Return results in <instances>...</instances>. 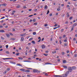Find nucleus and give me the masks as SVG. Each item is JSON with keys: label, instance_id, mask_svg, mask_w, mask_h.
Returning <instances> with one entry per match:
<instances>
[{"label": "nucleus", "instance_id": "obj_1", "mask_svg": "<svg viewBox=\"0 0 77 77\" xmlns=\"http://www.w3.org/2000/svg\"><path fill=\"white\" fill-rule=\"evenodd\" d=\"M69 74V71H67L65 74H64L63 75H62V76L63 77H67L68 75Z\"/></svg>", "mask_w": 77, "mask_h": 77}, {"label": "nucleus", "instance_id": "obj_2", "mask_svg": "<svg viewBox=\"0 0 77 77\" xmlns=\"http://www.w3.org/2000/svg\"><path fill=\"white\" fill-rule=\"evenodd\" d=\"M68 70L69 71H67L69 72H69H72V67H68Z\"/></svg>", "mask_w": 77, "mask_h": 77}, {"label": "nucleus", "instance_id": "obj_3", "mask_svg": "<svg viewBox=\"0 0 77 77\" xmlns=\"http://www.w3.org/2000/svg\"><path fill=\"white\" fill-rule=\"evenodd\" d=\"M38 71V70L37 69H34L33 70V72H37Z\"/></svg>", "mask_w": 77, "mask_h": 77}, {"label": "nucleus", "instance_id": "obj_4", "mask_svg": "<svg viewBox=\"0 0 77 77\" xmlns=\"http://www.w3.org/2000/svg\"><path fill=\"white\" fill-rule=\"evenodd\" d=\"M20 70L21 71H23V72H25L26 71V69H20Z\"/></svg>", "mask_w": 77, "mask_h": 77}, {"label": "nucleus", "instance_id": "obj_5", "mask_svg": "<svg viewBox=\"0 0 77 77\" xmlns=\"http://www.w3.org/2000/svg\"><path fill=\"white\" fill-rule=\"evenodd\" d=\"M47 8H48V6L47 5H45V6L44 9L45 10V9H46Z\"/></svg>", "mask_w": 77, "mask_h": 77}, {"label": "nucleus", "instance_id": "obj_6", "mask_svg": "<svg viewBox=\"0 0 77 77\" xmlns=\"http://www.w3.org/2000/svg\"><path fill=\"white\" fill-rule=\"evenodd\" d=\"M72 69H76V67H75V66H73L72 67Z\"/></svg>", "mask_w": 77, "mask_h": 77}, {"label": "nucleus", "instance_id": "obj_7", "mask_svg": "<svg viewBox=\"0 0 77 77\" xmlns=\"http://www.w3.org/2000/svg\"><path fill=\"white\" fill-rule=\"evenodd\" d=\"M42 47L43 49L44 48H45V45H43L42 46Z\"/></svg>", "mask_w": 77, "mask_h": 77}, {"label": "nucleus", "instance_id": "obj_8", "mask_svg": "<svg viewBox=\"0 0 77 77\" xmlns=\"http://www.w3.org/2000/svg\"><path fill=\"white\" fill-rule=\"evenodd\" d=\"M30 72V70H25V72Z\"/></svg>", "mask_w": 77, "mask_h": 77}, {"label": "nucleus", "instance_id": "obj_9", "mask_svg": "<svg viewBox=\"0 0 77 77\" xmlns=\"http://www.w3.org/2000/svg\"><path fill=\"white\" fill-rule=\"evenodd\" d=\"M10 63H12V64H14L15 65L16 64V63L15 62H11Z\"/></svg>", "mask_w": 77, "mask_h": 77}, {"label": "nucleus", "instance_id": "obj_10", "mask_svg": "<svg viewBox=\"0 0 77 77\" xmlns=\"http://www.w3.org/2000/svg\"><path fill=\"white\" fill-rule=\"evenodd\" d=\"M0 32H2V33H3L5 32V31L3 29H2L0 30Z\"/></svg>", "mask_w": 77, "mask_h": 77}, {"label": "nucleus", "instance_id": "obj_11", "mask_svg": "<svg viewBox=\"0 0 77 77\" xmlns=\"http://www.w3.org/2000/svg\"><path fill=\"white\" fill-rule=\"evenodd\" d=\"M18 58L19 59H20V60H23V58L21 57H19Z\"/></svg>", "mask_w": 77, "mask_h": 77}, {"label": "nucleus", "instance_id": "obj_12", "mask_svg": "<svg viewBox=\"0 0 77 77\" xmlns=\"http://www.w3.org/2000/svg\"><path fill=\"white\" fill-rule=\"evenodd\" d=\"M24 37H21V41H24Z\"/></svg>", "mask_w": 77, "mask_h": 77}, {"label": "nucleus", "instance_id": "obj_13", "mask_svg": "<svg viewBox=\"0 0 77 77\" xmlns=\"http://www.w3.org/2000/svg\"><path fill=\"white\" fill-rule=\"evenodd\" d=\"M21 6L20 5H18L17 6H16L17 8H20Z\"/></svg>", "mask_w": 77, "mask_h": 77}, {"label": "nucleus", "instance_id": "obj_14", "mask_svg": "<svg viewBox=\"0 0 77 77\" xmlns=\"http://www.w3.org/2000/svg\"><path fill=\"white\" fill-rule=\"evenodd\" d=\"M32 43L33 44H35V42L34 41H32Z\"/></svg>", "mask_w": 77, "mask_h": 77}, {"label": "nucleus", "instance_id": "obj_15", "mask_svg": "<svg viewBox=\"0 0 77 77\" xmlns=\"http://www.w3.org/2000/svg\"><path fill=\"white\" fill-rule=\"evenodd\" d=\"M77 23H75V24H74L73 25V27H75V26H77Z\"/></svg>", "mask_w": 77, "mask_h": 77}, {"label": "nucleus", "instance_id": "obj_16", "mask_svg": "<svg viewBox=\"0 0 77 77\" xmlns=\"http://www.w3.org/2000/svg\"><path fill=\"white\" fill-rule=\"evenodd\" d=\"M63 63H65L66 62V61L65 60H63Z\"/></svg>", "mask_w": 77, "mask_h": 77}, {"label": "nucleus", "instance_id": "obj_17", "mask_svg": "<svg viewBox=\"0 0 77 77\" xmlns=\"http://www.w3.org/2000/svg\"><path fill=\"white\" fill-rule=\"evenodd\" d=\"M17 66H22V65H21V64H19V63H17Z\"/></svg>", "mask_w": 77, "mask_h": 77}, {"label": "nucleus", "instance_id": "obj_18", "mask_svg": "<svg viewBox=\"0 0 77 77\" xmlns=\"http://www.w3.org/2000/svg\"><path fill=\"white\" fill-rule=\"evenodd\" d=\"M63 68H65V69H67V66H63Z\"/></svg>", "mask_w": 77, "mask_h": 77}, {"label": "nucleus", "instance_id": "obj_19", "mask_svg": "<svg viewBox=\"0 0 77 77\" xmlns=\"http://www.w3.org/2000/svg\"><path fill=\"white\" fill-rule=\"evenodd\" d=\"M64 45L65 47H66L68 45V44L67 43H64Z\"/></svg>", "mask_w": 77, "mask_h": 77}, {"label": "nucleus", "instance_id": "obj_20", "mask_svg": "<svg viewBox=\"0 0 77 77\" xmlns=\"http://www.w3.org/2000/svg\"><path fill=\"white\" fill-rule=\"evenodd\" d=\"M32 34L33 35H35L36 34V32H34L32 33Z\"/></svg>", "mask_w": 77, "mask_h": 77}, {"label": "nucleus", "instance_id": "obj_21", "mask_svg": "<svg viewBox=\"0 0 77 77\" xmlns=\"http://www.w3.org/2000/svg\"><path fill=\"white\" fill-rule=\"evenodd\" d=\"M6 4L5 3L2 4V6H6Z\"/></svg>", "mask_w": 77, "mask_h": 77}, {"label": "nucleus", "instance_id": "obj_22", "mask_svg": "<svg viewBox=\"0 0 77 77\" xmlns=\"http://www.w3.org/2000/svg\"><path fill=\"white\" fill-rule=\"evenodd\" d=\"M2 59H3V60H6L7 59H8V58H2Z\"/></svg>", "mask_w": 77, "mask_h": 77}, {"label": "nucleus", "instance_id": "obj_23", "mask_svg": "<svg viewBox=\"0 0 77 77\" xmlns=\"http://www.w3.org/2000/svg\"><path fill=\"white\" fill-rule=\"evenodd\" d=\"M7 71H10V68H8L7 69Z\"/></svg>", "mask_w": 77, "mask_h": 77}, {"label": "nucleus", "instance_id": "obj_24", "mask_svg": "<svg viewBox=\"0 0 77 77\" xmlns=\"http://www.w3.org/2000/svg\"><path fill=\"white\" fill-rule=\"evenodd\" d=\"M6 35L8 38H9L10 36V35H9V34H7Z\"/></svg>", "mask_w": 77, "mask_h": 77}, {"label": "nucleus", "instance_id": "obj_25", "mask_svg": "<svg viewBox=\"0 0 77 77\" xmlns=\"http://www.w3.org/2000/svg\"><path fill=\"white\" fill-rule=\"evenodd\" d=\"M1 38L2 39V40H4V39H5V38L3 37H1Z\"/></svg>", "mask_w": 77, "mask_h": 77}, {"label": "nucleus", "instance_id": "obj_26", "mask_svg": "<svg viewBox=\"0 0 77 77\" xmlns=\"http://www.w3.org/2000/svg\"><path fill=\"white\" fill-rule=\"evenodd\" d=\"M43 55H44L45 56H48V54H43Z\"/></svg>", "mask_w": 77, "mask_h": 77}, {"label": "nucleus", "instance_id": "obj_27", "mask_svg": "<svg viewBox=\"0 0 77 77\" xmlns=\"http://www.w3.org/2000/svg\"><path fill=\"white\" fill-rule=\"evenodd\" d=\"M19 54H20V53H17V54H16V56H18Z\"/></svg>", "mask_w": 77, "mask_h": 77}, {"label": "nucleus", "instance_id": "obj_28", "mask_svg": "<svg viewBox=\"0 0 77 77\" xmlns=\"http://www.w3.org/2000/svg\"><path fill=\"white\" fill-rule=\"evenodd\" d=\"M45 27H47V26H48V24H46L44 25Z\"/></svg>", "mask_w": 77, "mask_h": 77}, {"label": "nucleus", "instance_id": "obj_29", "mask_svg": "<svg viewBox=\"0 0 77 77\" xmlns=\"http://www.w3.org/2000/svg\"><path fill=\"white\" fill-rule=\"evenodd\" d=\"M72 17H70L69 18V20H72Z\"/></svg>", "mask_w": 77, "mask_h": 77}, {"label": "nucleus", "instance_id": "obj_30", "mask_svg": "<svg viewBox=\"0 0 77 77\" xmlns=\"http://www.w3.org/2000/svg\"><path fill=\"white\" fill-rule=\"evenodd\" d=\"M32 39H33V38H30L29 39V41H31V40H32Z\"/></svg>", "mask_w": 77, "mask_h": 77}, {"label": "nucleus", "instance_id": "obj_31", "mask_svg": "<svg viewBox=\"0 0 77 77\" xmlns=\"http://www.w3.org/2000/svg\"><path fill=\"white\" fill-rule=\"evenodd\" d=\"M6 53L7 54H9V51H7L6 52Z\"/></svg>", "mask_w": 77, "mask_h": 77}, {"label": "nucleus", "instance_id": "obj_32", "mask_svg": "<svg viewBox=\"0 0 77 77\" xmlns=\"http://www.w3.org/2000/svg\"><path fill=\"white\" fill-rule=\"evenodd\" d=\"M52 15H53V14H49V15L50 17L52 16Z\"/></svg>", "mask_w": 77, "mask_h": 77}, {"label": "nucleus", "instance_id": "obj_33", "mask_svg": "<svg viewBox=\"0 0 77 77\" xmlns=\"http://www.w3.org/2000/svg\"><path fill=\"white\" fill-rule=\"evenodd\" d=\"M74 29V27H72L71 29V31H72V30Z\"/></svg>", "mask_w": 77, "mask_h": 77}, {"label": "nucleus", "instance_id": "obj_34", "mask_svg": "<svg viewBox=\"0 0 77 77\" xmlns=\"http://www.w3.org/2000/svg\"><path fill=\"white\" fill-rule=\"evenodd\" d=\"M54 77H59V75H54Z\"/></svg>", "mask_w": 77, "mask_h": 77}, {"label": "nucleus", "instance_id": "obj_35", "mask_svg": "<svg viewBox=\"0 0 77 77\" xmlns=\"http://www.w3.org/2000/svg\"><path fill=\"white\" fill-rule=\"evenodd\" d=\"M33 22H35V21H36V19H34L33 20Z\"/></svg>", "mask_w": 77, "mask_h": 77}, {"label": "nucleus", "instance_id": "obj_36", "mask_svg": "<svg viewBox=\"0 0 77 77\" xmlns=\"http://www.w3.org/2000/svg\"><path fill=\"white\" fill-rule=\"evenodd\" d=\"M57 24H56L54 26V27H57Z\"/></svg>", "mask_w": 77, "mask_h": 77}, {"label": "nucleus", "instance_id": "obj_37", "mask_svg": "<svg viewBox=\"0 0 77 77\" xmlns=\"http://www.w3.org/2000/svg\"><path fill=\"white\" fill-rule=\"evenodd\" d=\"M8 59H14L13 58H8Z\"/></svg>", "mask_w": 77, "mask_h": 77}, {"label": "nucleus", "instance_id": "obj_38", "mask_svg": "<svg viewBox=\"0 0 77 77\" xmlns=\"http://www.w3.org/2000/svg\"><path fill=\"white\" fill-rule=\"evenodd\" d=\"M33 16V15H30L29 16V17H32V16Z\"/></svg>", "mask_w": 77, "mask_h": 77}, {"label": "nucleus", "instance_id": "obj_39", "mask_svg": "<svg viewBox=\"0 0 77 77\" xmlns=\"http://www.w3.org/2000/svg\"><path fill=\"white\" fill-rule=\"evenodd\" d=\"M49 12H50V11H49V10H48V12L47 13V14H48V13H49Z\"/></svg>", "mask_w": 77, "mask_h": 77}, {"label": "nucleus", "instance_id": "obj_40", "mask_svg": "<svg viewBox=\"0 0 77 77\" xmlns=\"http://www.w3.org/2000/svg\"><path fill=\"white\" fill-rule=\"evenodd\" d=\"M6 48H8V45H6Z\"/></svg>", "mask_w": 77, "mask_h": 77}, {"label": "nucleus", "instance_id": "obj_41", "mask_svg": "<svg viewBox=\"0 0 77 77\" xmlns=\"http://www.w3.org/2000/svg\"><path fill=\"white\" fill-rule=\"evenodd\" d=\"M34 25H37V24H38V23H34Z\"/></svg>", "mask_w": 77, "mask_h": 77}, {"label": "nucleus", "instance_id": "obj_42", "mask_svg": "<svg viewBox=\"0 0 77 77\" xmlns=\"http://www.w3.org/2000/svg\"><path fill=\"white\" fill-rule=\"evenodd\" d=\"M45 75L46 76H48V74H47V73H45Z\"/></svg>", "mask_w": 77, "mask_h": 77}, {"label": "nucleus", "instance_id": "obj_43", "mask_svg": "<svg viewBox=\"0 0 77 77\" xmlns=\"http://www.w3.org/2000/svg\"><path fill=\"white\" fill-rule=\"evenodd\" d=\"M24 35H25V34H23L22 35H21V36H24Z\"/></svg>", "mask_w": 77, "mask_h": 77}, {"label": "nucleus", "instance_id": "obj_44", "mask_svg": "<svg viewBox=\"0 0 77 77\" xmlns=\"http://www.w3.org/2000/svg\"><path fill=\"white\" fill-rule=\"evenodd\" d=\"M56 53V51H55L54 52H52V53L53 54H54V53Z\"/></svg>", "mask_w": 77, "mask_h": 77}, {"label": "nucleus", "instance_id": "obj_45", "mask_svg": "<svg viewBox=\"0 0 77 77\" xmlns=\"http://www.w3.org/2000/svg\"><path fill=\"white\" fill-rule=\"evenodd\" d=\"M66 36V35H63V37L65 38Z\"/></svg>", "mask_w": 77, "mask_h": 77}, {"label": "nucleus", "instance_id": "obj_46", "mask_svg": "<svg viewBox=\"0 0 77 77\" xmlns=\"http://www.w3.org/2000/svg\"><path fill=\"white\" fill-rule=\"evenodd\" d=\"M26 49H27V50H29V48L28 47H26Z\"/></svg>", "mask_w": 77, "mask_h": 77}, {"label": "nucleus", "instance_id": "obj_47", "mask_svg": "<svg viewBox=\"0 0 77 77\" xmlns=\"http://www.w3.org/2000/svg\"><path fill=\"white\" fill-rule=\"evenodd\" d=\"M4 21V20H2L1 21H0V23H3V21Z\"/></svg>", "mask_w": 77, "mask_h": 77}, {"label": "nucleus", "instance_id": "obj_48", "mask_svg": "<svg viewBox=\"0 0 77 77\" xmlns=\"http://www.w3.org/2000/svg\"><path fill=\"white\" fill-rule=\"evenodd\" d=\"M57 11H60V9L58 8L57 9Z\"/></svg>", "mask_w": 77, "mask_h": 77}, {"label": "nucleus", "instance_id": "obj_49", "mask_svg": "<svg viewBox=\"0 0 77 77\" xmlns=\"http://www.w3.org/2000/svg\"><path fill=\"white\" fill-rule=\"evenodd\" d=\"M32 29H29V32H32Z\"/></svg>", "mask_w": 77, "mask_h": 77}, {"label": "nucleus", "instance_id": "obj_50", "mask_svg": "<svg viewBox=\"0 0 77 77\" xmlns=\"http://www.w3.org/2000/svg\"><path fill=\"white\" fill-rule=\"evenodd\" d=\"M77 54H75L74 55V57H77Z\"/></svg>", "mask_w": 77, "mask_h": 77}, {"label": "nucleus", "instance_id": "obj_51", "mask_svg": "<svg viewBox=\"0 0 77 77\" xmlns=\"http://www.w3.org/2000/svg\"><path fill=\"white\" fill-rule=\"evenodd\" d=\"M37 11V9L34 10V11Z\"/></svg>", "mask_w": 77, "mask_h": 77}, {"label": "nucleus", "instance_id": "obj_52", "mask_svg": "<svg viewBox=\"0 0 77 77\" xmlns=\"http://www.w3.org/2000/svg\"><path fill=\"white\" fill-rule=\"evenodd\" d=\"M23 8H24V9H26V7L25 6H24L23 7Z\"/></svg>", "mask_w": 77, "mask_h": 77}, {"label": "nucleus", "instance_id": "obj_53", "mask_svg": "<svg viewBox=\"0 0 77 77\" xmlns=\"http://www.w3.org/2000/svg\"><path fill=\"white\" fill-rule=\"evenodd\" d=\"M64 42H67V40H66V39H65L64 41Z\"/></svg>", "mask_w": 77, "mask_h": 77}, {"label": "nucleus", "instance_id": "obj_54", "mask_svg": "<svg viewBox=\"0 0 77 77\" xmlns=\"http://www.w3.org/2000/svg\"><path fill=\"white\" fill-rule=\"evenodd\" d=\"M57 29V27H55L54 28V30H55V29Z\"/></svg>", "mask_w": 77, "mask_h": 77}, {"label": "nucleus", "instance_id": "obj_55", "mask_svg": "<svg viewBox=\"0 0 77 77\" xmlns=\"http://www.w3.org/2000/svg\"><path fill=\"white\" fill-rule=\"evenodd\" d=\"M3 18H5V17H3L1 18V19H3Z\"/></svg>", "mask_w": 77, "mask_h": 77}, {"label": "nucleus", "instance_id": "obj_56", "mask_svg": "<svg viewBox=\"0 0 77 77\" xmlns=\"http://www.w3.org/2000/svg\"><path fill=\"white\" fill-rule=\"evenodd\" d=\"M60 27V25H58V26H57V28H59V27Z\"/></svg>", "mask_w": 77, "mask_h": 77}, {"label": "nucleus", "instance_id": "obj_57", "mask_svg": "<svg viewBox=\"0 0 77 77\" xmlns=\"http://www.w3.org/2000/svg\"><path fill=\"white\" fill-rule=\"evenodd\" d=\"M14 13H11V15H14Z\"/></svg>", "mask_w": 77, "mask_h": 77}, {"label": "nucleus", "instance_id": "obj_58", "mask_svg": "<svg viewBox=\"0 0 77 77\" xmlns=\"http://www.w3.org/2000/svg\"><path fill=\"white\" fill-rule=\"evenodd\" d=\"M61 32H63V29H62L61 30Z\"/></svg>", "mask_w": 77, "mask_h": 77}, {"label": "nucleus", "instance_id": "obj_59", "mask_svg": "<svg viewBox=\"0 0 77 77\" xmlns=\"http://www.w3.org/2000/svg\"><path fill=\"white\" fill-rule=\"evenodd\" d=\"M64 54H65V53H64V52H62V54L63 55H64Z\"/></svg>", "mask_w": 77, "mask_h": 77}, {"label": "nucleus", "instance_id": "obj_60", "mask_svg": "<svg viewBox=\"0 0 77 77\" xmlns=\"http://www.w3.org/2000/svg\"><path fill=\"white\" fill-rule=\"evenodd\" d=\"M37 73H40V71H39L38 70V71H37Z\"/></svg>", "mask_w": 77, "mask_h": 77}, {"label": "nucleus", "instance_id": "obj_61", "mask_svg": "<svg viewBox=\"0 0 77 77\" xmlns=\"http://www.w3.org/2000/svg\"><path fill=\"white\" fill-rule=\"evenodd\" d=\"M10 35H11L12 36H13V34L12 33H10Z\"/></svg>", "mask_w": 77, "mask_h": 77}, {"label": "nucleus", "instance_id": "obj_62", "mask_svg": "<svg viewBox=\"0 0 77 77\" xmlns=\"http://www.w3.org/2000/svg\"><path fill=\"white\" fill-rule=\"evenodd\" d=\"M29 21H30V22H32V20L30 19Z\"/></svg>", "mask_w": 77, "mask_h": 77}, {"label": "nucleus", "instance_id": "obj_63", "mask_svg": "<svg viewBox=\"0 0 77 77\" xmlns=\"http://www.w3.org/2000/svg\"><path fill=\"white\" fill-rule=\"evenodd\" d=\"M69 51H67V53H69Z\"/></svg>", "mask_w": 77, "mask_h": 77}, {"label": "nucleus", "instance_id": "obj_64", "mask_svg": "<svg viewBox=\"0 0 77 77\" xmlns=\"http://www.w3.org/2000/svg\"><path fill=\"white\" fill-rule=\"evenodd\" d=\"M13 31H15V29H13Z\"/></svg>", "mask_w": 77, "mask_h": 77}]
</instances>
